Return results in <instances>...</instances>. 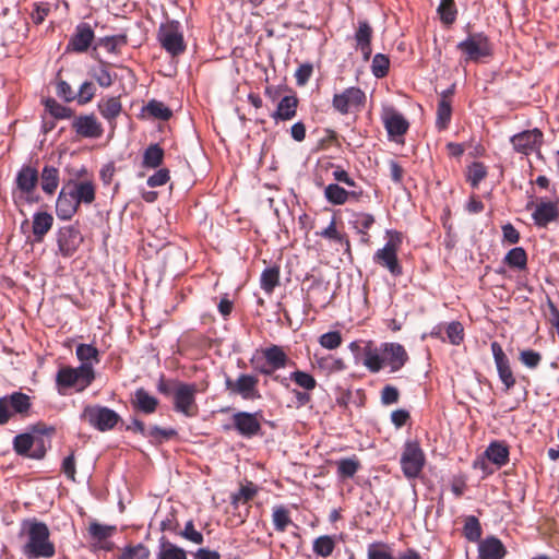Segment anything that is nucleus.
<instances>
[{"instance_id": "nucleus-44", "label": "nucleus", "mask_w": 559, "mask_h": 559, "mask_svg": "<svg viewBox=\"0 0 559 559\" xmlns=\"http://www.w3.org/2000/svg\"><path fill=\"white\" fill-rule=\"evenodd\" d=\"M280 284V267L271 266L265 269L261 274V288L267 293H273L274 288Z\"/></svg>"}, {"instance_id": "nucleus-58", "label": "nucleus", "mask_w": 559, "mask_h": 559, "mask_svg": "<svg viewBox=\"0 0 559 559\" xmlns=\"http://www.w3.org/2000/svg\"><path fill=\"white\" fill-rule=\"evenodd\" d=\"M92 78L99 84L102 87H109L115 80V76L108 71L105 64H102L99 68L94 69L92 71Z\"/></svg>"}, {"instance_id": "nucleus-25", "label": "nucleus", "mask_w": 559, "mask_h": 559, "mask_svg": "<svg viewBox=\"0 0 559 559\" xmlns=\"http://www.w3.org/2000/svg\"><path fill=\"white\" fill-rule=\"evenodd\" d=\"M158 400L148 394V392L143 388L136 389L134 392V399L131 401L132 407L144 414L155 413L158 407Z\"/></svg>"}, {"instance_id": "nucleus-37", "label": "nucleus", "mask_w": 559, "mask_h": 559, "mask_svg": "<svg viewBox=\"0 0 559 559\" xmlns=\"http://www.w3.org/2000/svg\"><path fill=\"white\" fill-rule=\"evenodd\" d=\"M275 531L283 533L293 524L290 512L285 506H275L272 512Z\"/></svg>"}, {"instance_id": "nucleus-1", "label": "nucleus", "mask_w": 559, "mask_h": 559, "mask_svg": "<svg viewBox=\"0 0 559 559\" xmlns=\"http://www.w3.org/2000/svg\"><path fill=\"white\" fill-rule=\"evenodd\" d=\"M28 542L24 546V555L29 559L51 558L55 556V545L49 540V528L36 519L23 523Z\"/></svg>"}, {"instance_id": "nucleus-15", "label": "nucleus", "mask_w": 559, "mask_h": 559, "mask_svg": "<svg viewBox=\"0 0 559 559\" xmlns=\"http://www.w3.org/2000/svg\"><path fill=\"white\" fill-rule=\"evenodd\" d=\"M58 248L63 257H71L83 242V236L75 226H64L58 233Z\"/></svg>"}, {"instance_id": "nucleus-41", "label": "nucleus", "mask_w": 559, "mask_h": 559, "mask_svg": "<svg viewBox=\"0 0 559 559\" xmlns=\"http://www.w3.org/2000/svg\"><path fill=\"white\" fill-rule=\"evenodd\" d=\"M504 263L513 269L524 270L527 265V254L522 247L511 249L504 257Z\"/></svg>"}, {"instance_id": "nucleus-8", "label": "nucleus", "mask_w": 559, "mask_h": 559, "mask_svg": "<svg viewBox=\"0 0 559 559\" xmlns=\"http://www.w3.org/2000/svg\"><path fill=\"white\" fill-rule=\"evenodd\" d=\"M457 49L465 55L466 61L477 62L481 58L492 56V46L484 33L469 34L468 37L457 44Z\"/></svg>"}, {"instance_id": "nucleus-16", "label": "nucleus", "mask_w": 559, "mask_h": 559, "mask_svg": "<svg viewBox=\"0 0 559 559\" xmlns=\"http://www.w3.org/2000/svg\"><path fill=\"white\" fill-rule=\"evenodd\" d=\"M382 355L384 366L390 367L391 372H396L402 369L408 361V354L399 343H384L382 344Z\"/></svg>"}, {"instance_id": "nucleus-31", "label": "nucleus", "mask_w": 559, "mask_h": 559, "mask_svg": "<svg viewBox=\"0 0 559 559\" xmlns=\"http://www.w3.org/2000/svg\"><path fill=\"white\" fill-rule=\"evenodd\" d=\"M98 110L100 115L109 122L116 120V118L122 111V104L119 96L108 97L102 99L98 103Z\"/></svg>"}, {"instance_id": "nucleus-38", "label": "nucleus", "mask_w": 559, "mask_h": 559, "mask_svg": "<svg viewBox=\"0 0 559 559\" xmlns=\"http://www.w3.org/2000/svg\"><path fill=\"white\" fill-rule=\"evenodd\" d=\"M157 559H187V554L182 548L163 537L160 539Z\"/></svg>"}, {"instance_id": "nucleus-28", "label": "nucleus", "mask_w": 559, "mask_h": 559, "mask_svg": "<svg viewBox=\"0 0 559 559\" xmlns=\"http://www.w3.org/2000/svg\"><path fill=\"white\" fill-rule=\"evenodd\" d=\"M250 362H251L253 369L257 372H259V373H261L263 376L271 377L273 381L280 383L281 385H283L285 388L289 386L288 378L287 377H282L280 374H275L274 368L267 365V359L265 357H263V355H261V356H258V355L253 356L250 359Z\"/></svg>"}, {"instance_id": "nucleus-53", "label": "nucleus", "mask_w": 559, "mask_h": 559, "mask_svg": "<svg viewBox=\"0 0 559 559\" xmlns=\"http://www.w3.org/2000/svg\"><path fill=\"white\" fill-rule=\"evenodd\" d=\"M390 59L386 55L377 53L372 59L371 70L376 78L382 79L388 75Z\"/></svg>"}, {"instance_id": "nucleus-48", "label": "nucleus", "mask_w": 559, "mask_h": 559, "mask_svg": "<svg viewBox=\"0 0 559 559\" xmlns=\"http://www.w3.org/2000/svg\"><path fill=\"white\" fill-rule=\"evenodd\" d=\"M337 475L341 478H352L358 472L360 462L354 456L342 459L337 463Z\"/></svg>"}, {"instance_id": "nucleus-32", "label": "nucleus", "mask_w": 559, "mask_h": 559, "mask_svg": "<svg viewBox=\"0 0 559 559\" xmlns=\"http://www.w3.org/2000/svg\"><path fill=\"white\" fill-rule=\"evenodd\" d=\"M485 454L490 462L499 467L503 466L509 461V448L503 442H491Z\"/></svg>"}, {"instance_id": "nucleus-60", "label": "nucleus", "mask_w": 559, "mask_h": 559, "mask_svg": "<svg viewBox=\"0 0 559 559\" xmlns=\"http://www.w3.org/2000/svg\"><path fill=\"white\" fill-rule=\"evenodd\" d=\"M320 368L328 370L329 372L341 371L345 369V362L341 358L333 356L322 357L318 360Z\"/></svg>"}, {"instance_id": "nucleus-34", "label": "nucleus", "mask_w": 559, "mask_h": 559, "mask_svg": "<svg viewBox=\"0 0 559 559\" xmlns=\"http://www.w3.org/2000/svg\"><path fill=\"white\" fill-rule=\"evenodd\" d=\"M35 442V439L29 433H22L14 438V450L20 455H28L35 459H40L44 455V451H40L38 453L29 454V450L32 449L33 444Z\"/></svg>"}, {"instance_id": "nucleus-6", "label": "nucleus", "mask_w": 559, "mask_h": 559, "mask_svg": "<svg viewBox=\"0 0 559 559\" xmlns=\"http://www.w3.org/2000/svg\"><path fill=\"white\" fill-rule=\"evenodd\" d=\"M401 242V235L395 233L391 236L384 247L379 249L373 257V260L377 264L385 267L391 273V275L395 277L403 274V267L397 259V250Z\"/></svg>"}, {"instance_id": "nucleus-24", "label": "nucleus", "mask_w": 559, "mask_h": 559, "mask_svg": "<svg viewBox=\"0 0 559 559\" xmlns=\"http://www.w3.org/2000/svg\"><path fill=\"white\" fill-rule=\"evenodd\" d=\"M372 27L367 21H359L355 33L357 48L360 49L364 59L369 60L371 56Z\"/></svg>"}, {"instance_id": "nucleus-7", "label": "nucleus", "mask_w": 559, "mask_h": 559, "mask_svg": "<svg viewBox=\"0 0 559 559\" xmlns=\"http://www.w3.org/2000/svg\"><path fill=\"white\" fill-rule=\"evenodd\" d=\"M81 419L87 421L99 431H106L112 429L118 424L120 416L108 407L87 405L81 414Z\"/></svg>"}, {"instance_id": "nucleus-3", "label": "nucleus", "mask_w": 559, "mask_h": 559, "mask_svg": "<svg viewBox=\"0 0 559 559\" xmlns=\"http://www.w3.org/2000/svg\"><path fill=\"white\" fill-rule=\"evenodd\" d=\"M400 463L403 474L407 479H415L420 475L426 457L418 441L411 440L404 444Z\"/></svg>"}, {"instance_id": "nucleus-39", "label": "nucleus", "mask_w": 559, "mask_h": 559, "mask_svg": "<svg viewBox=\"0 0 559 559\" xmlns=\"http://www.w3.org/2000/svg\"><path fill=\"white\" fill-rule=\"evenodd\" d=\"M483 528L479 520L475 515H468L464 520L463 535L472 543L480 542Z\"/></svg>"}, {"instance_id": "nucleus-33", "label": "nucleus", "mask_w": 559, "mask_h": 559, "mask_svg": "<svg viewBox=\"0 0 559 559\" xmlns=\"http://www.w3.org/2000/svg\"><path fill=\"white\" fill-rule=\"evenodd\" d=\"M364 365L370 372H379L384 367L382 349L379 352L368 344L364 348Z\"/></svg>"}, {"instance_id": "nucleus-52", "label": "nucleus", "mask_w": 559, "mask_h": 559, "mask_svg": "<svg viewBox=\"0 0 559 559\" xmlns=\"http://www.w3.org/2000/svg\"><path fill=\"white\" fill-rule=\"evenodd\" d=\"M319 235L326 239L335 240V241L344 245L346 248V251L350 250V241H349L348 237L346 235L337 231L336 222L334 218L332 219L330 225L325 229H323Z\"/></svg>"}, {"instance_id": "nucleus-10", "label": "nucleus", "mask_w": 559, "mask_h": 559, "mask_svg": "<svg viewBox=\"0 0 559 559\" xmlns=\"http://www.w3.org/2000/svg\"><path fill=\"white\" fill-rule=\"evenodd\" d=\"M157 38L160 46L173 57H177L186 50L183 35L180 32L177 21L162 24L158 29Z\"/></svg>"}, {"instance_id": "nucleus-18", "label": "nucleus", "mask_w": 559, "mask_h": 559, "mask_svg": "<svg viewBox=\"0 0 559 559\" xmlns=\"http://www.w3.org/2000/svg\"><path fill=\"white\" fill-rule=\"evenodd\" d=\"M72 129L83 138L96 139L102 136L103 128L94 115H83L76 117L72 122Z\"/></svg>"}, {"instance_id": "nucleus-12", "label": "nucleus", "mask_w": 559, "mask_h": 559, "mask_svg": "<svg viewBox=\"0 0 559 559\" xmlns=\"http://www.w3.org/2000/svg\"><path fill=\"white\" fill-rule=\"evenodd\" d=\"M260 413L237 412L231 416L233 428L243 438L251 439L261 435Z\"/></svg>"}, {"instance_id": "nucleus-23", "label": "nucleus", "mask_w": 559, "mask_h": 559, "mask_svg": "<svg viewBox=\"0 0 559 559\" xmlns=\"http://www.w3.org/2000/svg\"><path fill=\"white\" fill-rule=\"evenodd\" d=\"M79 207L80 205L72 195V192L63 186L56 202L58 217L61 219H70L78 212Z\"/></svg>"}, {"instance_id": "nucleus-54", "label": "nucleus", "mask_w": 559, "mask_h": 559, "mask_svg": "<svg viewBox=\"0 0 559 559\" xmlns=\"http://www.w3.org/2000/svg\"><path fill=\"white\" fill-rule=\"evenodd\" d=\"M288 380L294 381L298 386L307 391H311L317 386V381L313 376L300 370L292 372Z\"/></svg>"}, {"instance_id": "nucleus-4", "label": "nucleus", "mask_w": 559, "mask_h": 559, "mask_svg": "<svg viewBox=\"0 0 559 559\" xmlns=\"http://www.w3.org/2000/svg\"><path fill=\"white\" fill-rule=\"evenodd\" d=\"M197 384L174 381V409L187 417L198 415L199 408L195 402Z\"/></svg>"}, {"instance_id": "nucleus-2", "label": "nucleus", "mask_w": 559, "mask_h": 559, "mask_svg": "<svg viewBox=\"0 0 559 559\" xmlns=\"http://www.w3.org/2000/svg\"><path fill=\"white\" fill-rule=\"evenodd\" d=\"M95 380V371L92 364L81 365L78 368L62 367L57 372L56 382L61 388H75L81 392Z\"/></svg>"}, {"instance_id": "nucleus-26", "label": "nucleus", "mask_w": 559, "mask_h": 559, "mask_svg": "<svg viewBox=\"0 0 559 559\" xmlns=\"http://www.w3.org/2000/svg\"><path fill=\"white\" fill-rule=\"evenodd\" d=\"M298 107V98L294 95L284 96L278 105L276 110L271 115V117L277 121H287L293 119L296 116Z\"/></svg>"}, {"instance_id": "nucleus-50", "label": "nucleus", "mask_w": 559, "mask_h": 559, "mask_svg": "<svg viewBox=\"0 0 559 559\" xmlns=\"http://www.w3.org/2000/svg\"><path fill=\"white\" fill-rule=\"evenodd\" d=\"M335 542L333 537L323 535L313 542V551L321 557H329L333 554Z\"/></svg>"}, {"instance_id": "nucleus-17", "label": "nucleus", "mask_w": 559, "mask_h": 559, "mask_svg": "<svg viewBox=\"0 0 559 559\" xmlns=\"http://www.w3.org/2000/svg\"><path fill=\"white\" fill-rule=\"evenodd\" d=\"M64 187L72 192V195L75 201H78L79 205H81V203L91 204L95 201L96 189L92 180H68L64 183Z\"/></svg>"}, {"instance_id": "nucleus-42", "label": "nucleus", "mask_w": 559, "mask_h": 559, "mask_svg": "<svg viewBox=\"0 0 559 559\" xmlns=\"http://www.w3.org/2000/svg\"><path fill=\"white\" fill-rule=\"evenodd\" d=\"M487 167L480 162H473L467 166L466 180L473 188H478L481 180L487 177Z\"/></svg>"}, {"instance_id": "nucleus-51", "label": "nucleus", "mask_w": 559, "mask_h": 559, "mask_svg": "<svg viewBox=\"0 0 559 559\" xmlns=\"http://www.w3.org/2000/svg\"><path fill=\"white\" fill-rule=\"evenodd\" d=\"M498 374L500 380L506 386V390L509 391L515 384V378L513 376V371L510 366L509 358L499 362H496Z\"/></svg>"}, {"instance_id": "nucleus-22", "label": "nucleus", "mask_w": 559, "mask_h": 559, "mask_svg": "<svg viewBox=\"0 0 559 559\" xmlns=\"http://www.w3.org/2000/svg\"><path fill=\"white\" fill-rule=\"evenodd\" d=\"M478 554L479 559H503L507 555V549L499 538L488 536L479 542Z\"/></svg>"}, {"instance_id": "nucleus-11", "label": "nucleus", "mask_w": 559, "mask_h": 559, "mask_svg": "<svg viewBox=\"0 0 559 559\" xmlns=\"http://www.w3.org/2000/svg\"><path fill=\"white\" fill-rule=\"evenodd\" d=\"M259 379L255 376L241 373L237 380L226 378V389L234 394L240 395L243 400H257L261 397L258 390Z\"/></svg>"}, {"instance_id": "nucleus-21", "label": "nucleus", "mask_w": 559, "mask_h": 559, "mask_svg": "<svg viewBox=\"0 0 559 559\" xmlns=\"http://www.w3.org/2000/svg\"><path fill=\"white\" fill-rule=\"evenodd\" d=\"M558 203L559 200L540 202L532 214L534 223L539 227H546L550 222L557 221L559 218Z\"/></svg>"}, {"instance_id": "nucleus-13", "label": "nucleus", "mask_w": 559, "mask_h": 559, "mask_svg": "<svg viewBox=\"0 0 559 559\" xmlns=\"http://www.w3.org/2000/svg\"><path fill=\"white\" fill-rule=\"evenodd\" d=\"M38 181L39 174L36 168L25 165L19 170L15 179L16 189L27 202L38 201V199L33 198Z\"/></svg>"}, {"instance_id": "nucleus-14", "label": "nucleus", "mask_w": 559, "mask_h": 559, "mask_svg": "<svg viewBox=\"0 0 559 559\" xmlns=\"http://www.w3.org/2000/svg\"><path fill=\"white\" fill-rule=\"evenodd\" d=\"M511 143L518 153L530 155L539 150L543 143V132L537 128L520 132L511 138Z\"/></svg>"}, {"instance_id": "nucleus-30", "label": "nucleus", "mask_w": 559, "mask_h": 559, "mask_svg": "<svg viewBox=\"0 0 559 559\" xmlns=\"http://www.w3.org/2000/svg\"><path fill=\"white\" fill-rule=\"evenodd\" d=\"M53 223V217L47 212H38L33 217V234L35 241H43L45 235L50 230Z\"/></svg>"}, {"instance_id": "nucleus-29", "label": "nucleus", "mask_w": 559, "mask_h": 559, "mask_svg": "<svg viewBox=\"0 0 559 559\" xmlns=\"http://www.w3.org/2000/svg\"><path fill=\"white\" fill-rule=\"evenodd\" d=\"M59 186V169L55 166L46 165L40 173V187L48 194H55Z\"/></svg>"}, {"instance_id": "nucleus-63", "label": "nucleus", "mask_w": 559, "mask_h": 559, "mask_svg": "<svg viewBox=\"0 0 559 559\" xmlns=\"http://www.w3.org/2000/svg\"><path fill=\"white\" fill-rule=\"evenodd\" d=\"M95 95V87L93 85L92 82H84L81 86H80V90H79V93L78 95H75L76 99H78V103L80 105H84V104H87L90 103L93 97Z\"/></svg>"}, {"instance_id": "nucleus-61", "label": "nucleus", "mask_w": 559, "mask_h": 559, "mask_svg": "<svg viewBox=\"0 0 559 559\" xmlns=\"http://www.w3.org/2000/svg\"><path fill=\"white\" fill-rule=\"evenodd\" d=\"M447 335L451 344L459 345L464 338V329L461 322L453 321L447 326Z\"/></svg>"}, {"instance_id": "nucleus-35", "label": "nucleus", "mask_w": 559, "mask_h": 559, "mask_svg": "<svg viewBox=\"0 0 559 559\" xmlns=\"http://www.w3.org/2000/svg\"><path fill=\"white\" fill-rule=\"evenodd\" d=\"M452 116L451 99H448L447 94H441V98L437 107V121L436 126L443 130L448 127Z\"/></svg>"}, {"instance_id": "nucleus-62", "label": "nucleus", "mask_w": 559, "mask_h": 559, "mask_svg": "<svg viewBox=\"0 0 559 559\" xmlns=\"http://www.w3.org/2000/svg\"><path fill=\"white\" fill-rule=\"evenodd\" d=\"M520 361L527 368L534 369L542 361V355L533 349H524L520 353Z\"/></svg>"}, {"instance_id": "nucleus-46", "label": "nucleus", "mask_w": 559, "mask_h": 559, "mask_svg": "<svg viewBox=\"0 0 559 559\" xmlns=\"http://www.w3.org/2000/svg\"><path fill=\"white\" fill-rule=\"evenodd\" d=\"M144 110L153 118L164 121L169 120L173 116L171 109L156 99H151Z\"/></svg>"}, {"instance_id": "nucleus-43", "label": "nucleus", "mask_w": 559, "mask_h": 559, "mask_svg": "<svg viewBox=\"0 0 559 559\" xmlns=\"http://www.w3.org/2000/svg\"><path fill=\"white\" fill-rule=\"evenodd\" d=\"M324 197L333 205H343L347 202V190L337 183H330L324 189Z\"/></svg>"}, {"instance_id": "nucleus-55", "label": "nucleus", "mask_w": 559, "mask_h": 559, "mask_svg": "<svg viewBox=\"0 0 559 559\" xmlns=\"http://www.w3.org/2000/svg\"><path fill=\"white\" fill-rule=\"evenodd\" d=\"M115 532H116V526L103 525L97 522L91 523L90 527H88V533L91 534V536L98 542L107 539Z\"/></svg>"}, {"instance_id": "nucleus-57", "label": "nucleus", "mask_w": 559, "mask_h": 559, "mask_svg": "<svg viewBox=\"0 0 559 559\" xmlns=\"http://www.w3.org/2000/svg\"><path fill=\"white\" fill-rule=\"evenodd\" d=\"M352 223L358 234H365L374 224V217L369 213H356Z\"/></svg>"}, {"instance_id": "nucleus-20", "label": "nucleus", "mask_w": 559, "mask_h": 559, "mask_svg": "<svg viewBox=\"0 0 559 559\" xmlns=\"http://www.w3.org/2000/svg\"><path fill=\"white\" fill-rule=\"evenodd\" d=\"M383 122L389 136L393 138L394 140H396L399 136H403L409 128V123L405 117L394 109L385 112Z\"/></svg>"}, {"instance_id": "nucleus-36", "label": "nucleus", "mask_w": 559, "mask_h": 559, "mask_svg": "<svg viewBox=\"0 0 559 559\" xmlns=\"http://www.w3.org/2000/svg\"><path fill=\"white\" fill-rule=\"evenodd\" d=\"M150 548L142 544H129L120 550L117 559H150Z\"/></svg>"}, {"instance_id": "nucleus-9", "label": "nucleus", "mask_w": 559, "mask_h": 559, "mask_svg": "<svg viewBox=\"0 0 559 559\" xmlns=\"http://www.w3.org/2000/svg\"><path fill=\"white\" fill-rule=\"evenodd\" d=\"M366 94L356 86L347 87L333 96L332 106L341 115L359 112L366 105Z\"/></svg>"}, {"instance_id": "nucleus-45", "label": "nucleus", "mask_w": 559, "mask_h": 559, "mask_svg": "<svg viewBox=\"0 0 559 559\" xmlns=\"http://www.w3.org/2000/svg\"><path fill=\"white\" fill-rule=\"evenodd\" d=\"M78 359L82 362L81 365L92 364L93 361L99 362V352L92 344H79L75 349Z\"/></svg>"}, {"instance_id": "nucleus-19", "label": "nucleus", "mask_w": 559, "mask_h": 559, "mask_svg": "<svg viewBox=\"0 0 559 559\" xmlns=\"http://www.w3.org/2000/svg\"><path fill=\"white\" fill-rule=\"evenodd\" d=\"M94 39V32L87 23H81L76 26L75 33L69 40L68 51L84 52L88 49Z\"/></svg>"}, {"instance_id": "nucleus-5", "label": "nucleus", "mask_w": 559, "mask_h": 559, "mask_svg": "<svg viewBox=\"0 0 559 559\" xmlns=\"http://www.w3.org/2000/svg\"><path fill=\"white\" fill-rule=\"evenodd\" d=\"M32 403L31 397L22 392H13L0 397V425H5L14 415L25 417L28 415Z\"/></svg>"}, {"instance_id": "nucleus-64", "label": "nucleus", "mask_w": 559, "mask_h": 559, "mask_svg": "<svg viewBox=\"0 0 559 559\" xmlns=\"http://www.w3.org/2000/svg\"><path fill=\"white\" fill-rule=\"evenodd\" d=\"M368 559H394L386 545H372L368 549Z\"/></svg>"}, {"instance_id": "nucleus-40", "label": "nucleus", "mask_w": 559, "mask_h": 559, "mask_svg": "<svg viewBox=\"0 0 559 559\" xmlns=\"http://www.w3.org/2000/svg\"><path fill=\"white\" fill-rule=\"evenodd\" d=\"M164 150L158 144H151L144 151L143 166L147 168H157L163 164Z\"/></svg>"}, {"instance_id": "nucleus-47", "label": "nucleus", "mask_w": 559, "mask_h": 559, "mask_svg": "<svg viewBox=\"0 0 559 559\" xmlns=\"http://www.w3.org/2000/svg\"><path fill=\"white\" fill-rule=\"evenodd\" d=\"M440 20L445 25H452L456 20V5L454 0H441L438 7Z\"/></svg>"}, {"instance_id": "nucleus-56", "label": "nucleus", "mask_w": 559, "mask_h": 559, "mask_svg": "<svg viewBox=\"0 0 559 559\" xmlns=\"http://www.w3.org/2000/svg\"><path fill=\"white\" fill-rule=\"evenodd\" d=\"M152 438V443L160 444L166 440H169L177 436V431L173 428H160L158 426H154L150 429L147 433Z\"/></svg>"}, {"instance_id": "nucleus-49", "label": "nucleus", "mask_w": 559, "mask_h": 559, "mask_svg": "<svg viewBox=\"0 0 559 559\" xmlns=\"http://www.w3.org/2000/svg\"><path fill=\"white\" fill-rule=\"evenodd\" d=\"M44 104L46 110L56 119H67L73 115L71 108L59 104L55 98H47Z\"/></svg>"}, {"instance_id": "nucleus-59", "label": "nucleus", "mask_w": 559, "mask_h": 559, "mask_svg": "<svg viewBox=\"0 0 559 559\" xmlns=\"http://www.w3.org/2000/svg\"><path fill=\"white\" fill-rule=\"evenodd\" d=\"M319 343L326 349H335L342 344V335L338 331L328 332L320 336Z\"/></svg>"}, {"instance_id": "nucleus-27", "label": "nucleus", "mask_w": 559, "mask_h": 559, "mask_svg": "<svg viewBox=\"0 0 559 559\" xmlns=\"http://www.w3.org/2000/svg\"><path fill=\"white\" fill-rule=\"evenodd\" d=\"M260 354L267 359V365L273 367L274 370L283 369L290 362L288 355L282 346L271 345L262 348Z\"/></svg>"}]
</instances>
